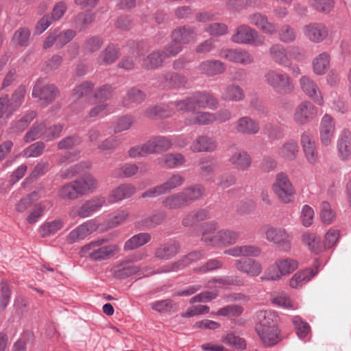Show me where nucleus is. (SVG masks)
<instances>
[{
	"label": "nucleus",
	"mask_w": 351,
	"mask_h": 351,
	"mask_svg": "<svg viewBox=\"0 0 351 351\" xmlns=\"http://www.w3.org/2000/svg\"><path fill=\"white\" fill-rule=\"evenodd\" d=\"M96 188V179L91 174L86 173L62 185L58 191V195L62 199L74 200L93 192Z\"/></svg>",
	"instance_id": "1"
},
{
	"label": "nucleus",
	"mask_w": 351,
	"mask_h": 351,
	"mask_svg": "<svg viewBox=\"0 0 351 351\" xmlns=\"http://www.w3.org/2000/svg\"><path fill=\"white\" fill-rule=\"evenodd\" d=\"M271 189L280 202L284 204L293 202L295 190L286 173L280 172L276 174Z\"/></svg>",
	"instance_id": "2"
},
{
	"label": "nucleus",
	"mask_w": 351,
	"mask_h": 351,
	"mask_svg": "<svg viewBox=\"0 0 351 351\" xmlns=\"http://www.w3.org/2000/svg\"><path fill=\"white\" fill-rule=\"evenodd\" d=\"M261 231L267 241L277 245L282 251L289 252L291 249V236L286 229L266 224Z\"/></svg>",
	"instance_id": "3"
},
{
	"label": "nucleus",
	"mask_w": 351,
	"mask_h": 351,
	"mask_svg": "<svg viewBox=\"0 0 351 351\" xmlns=\"http://www.w3.org/2000/svg\"><path fill=\"white\" fill-rule=\"evenodd\" d=\"M106 242H107V239H102L85 245L80 251V256H88L92 260L96 261L104 260L113 256L117 251V247L116 245H110L97 249L95 248Z\"/></svg>",
	"instance_id": "4"
},
{
	"label": "nucleus",
	"mask_w": 351,
	"mask_h": 351,
	"mask_svg": "<svg viewBox=\"0 0 351 351\" xmlns=\"http://www.w3.org/2000/svg\"><path fill=\"white\" fill-rule=\"evenodd\" d=\"M265 40L264 36L246 25L239 26L232 36V40L234 43L250 44L256 47L263 45Z\"/></svg>",
	"instance_id": "5"
},
{
	"label": "nucleus",
	"mask_w": 351,
	"mask_h": 351,
	"mask_svg": "<svg viewBox=\"0 0 351 351\" xmlns=\"http://www.w3.org/2000/svg\"><path fill=\"white\" fill-rule=\"evenodd\" d=\"M224 157H228V160L237 170L246 171L252 165V158L245 151L238 149L232 146L224 151Z\"/></svg>",
	"instance_id": "6"
},
{
	"label": "nucleus",
	"mask_w": 351,
	"mask_h": 351,
	"mask_svg": "<svg viewBox=\"0 0 351 351\" xmlns=\"http://www.w3.org/2000/svg\"><path fill=\"white\" fill-rule=\"evenodd\" d=\"M59 93L58 88L51 84H45L43 79L36 81L33 90L32 97L38 98L45 105L52 102Z\"/></svg>",
	"instance_id": "7"
},
{
	"label": "nucleus",
	"mask_w": 351,
	"mask_h": 351,
	"mask_svg": "<svg viewBox=\"0 0 351 351\" xmlns=\"http://www.w3.org/2000/svg\"><path fill=\"white\" fill-rule=\"evenodd\" d=\"M317 115V108L309 101L298 104L293 112V119L295 123L303 125L311 121Z\"/></svg>",
	"instance_id": "8"
},
{
	"label": "nucleus",
	"mask_w": 351,
	"mask_h": 351,
	"mask_svg": "<svg viewBox=\"0 0 351 351\" xmlns=\"http://www.w3.org/2000/svg\"><path fill=\"white\" fill-rule=\"evenodd\" d=\"M265 82L276 91H285L291 88L292 81L286 73L276 70H269L264 75Z\"/></svg>",
	"instance_id": "9"
},
{
	"label": "nucleus",
	"mask_w": 351,
	"mask_h": 351,
	"mask_svg": "<svg viewBox=\"0 0 351 351\" xmlns=\"http://www.w3.org/2000/svg\"><path fill=\"white\" fill-rule=\"evenodd\" d=\"M300 144L304 157L311 165L318 162V152L313 134L310 130L304 131L300 136Z\"/></svg>",
	"instance_id": "10"
},
{
	"label": "nucleus",
	"mask_w": 351,
	"mask_h": 351,
	"mask_svg": "<svg viewBox=\"0 0 351 351\" xmlns=\"http://www.w3.org/2000/svg\"><path fill=\"white\" fill-rule=\"evenodd\" d=\"M105 204V197H94L86 201L78 210H71L69 215L71 218H75L76 217L85 218L99 210Z\"/></svg>",
	"instance_id": "11"
},
{
	"label": "nucleus",
	"mask_w": 351,
	"mask_h": 351,
	"mask_svg": "<svg viewBox=\"0 0 351 351\" xmlns=\"http://www.w3.org/2000/svg\"><path fill=\"white\" fill-rule=\"evenodd\" d=\"M300 85L303 93L315 104L322 106L324 103L323 95L317 84L307 76H302Z\"/></svg>",
	"instance_id": "12"
},
{
	"label": "nucleus",
	"mask_w": 351,
	"mask_h": 351,
	"mask_svg": "<svg viewBox=\"0 0 351 351\" xmlns=\"http://www.w3.org/2000/svg\"><path fill=\"white\" fill-rule=\"evenodd\" d=\"M234 267L239 272L251 277L258 276L263 271L261 263L253 258H241L235 260Z\"/></svg>",
	"instance_id": "13"
},
{
	"label": "nucleus",
	"mask_w": 351,
	"mask_h": 351,
	"mask_svg": "<svg viewBox=\"0 0 351 351\" xmlns=\"http://www.w3.org/2000/svg\"><path fill=\"white\" fill-rule=\"evenodd\" d=\"M249 22L267 35H274L277 32L278 27L274 23L269 21L267 16L260 12L249 16Z\"/></svg>",
	"instance_id": "14"
},
{
	"label": "nucleus",
	"mask_w": 351,
	"mask_h": 351,
	"mask_svg": "<svg viewBox=\"0 0 351 351\" xmlns=\"http://www.w3.org/2000/svg\"><path fill=\"white\" fill-rule=\"evenodd\" d=\"M335 124L331 116L326 114L321 120L319 127V138L324 146L331 144L335 134Z\"/></svg>",
	"instance_id": "15"
},
{
	"label": "nucleus",
	"mask_w": 351,
	"mask_h": 351,
	"mask_svg": "<svg viewBox=\"0 0 351 351\" xmlns=\"http://www.w3.org/2000/svg\"><path fill=\"white\" fill-rule=\"evenodd\" d=\"M299 154V145L293 139L283 142L277 149V156L284 161L291 162L295 160Z\"/></svg>",
	"instance_id": "16"
},
{
	"label": "nucleus",
	"mask_w": 351,
	"mask_h": 351,
	"mask_svg": "<svg viewBox=\"0 0 351 351\" xmlns=\"http://www.w3.org/2000/svg\"><path fill=\"white\" fill-rule=\"evenodd\" d=\"M180 245L178 241H169L161 243L155 250L154 256L159 260H169L179 252Z\"/></svg>",
	"instance_id": "17"
},
{
	"label": "nucleus",
	"mask_w": 351,
	"mask_h": 351,
	"mask_svg": "<svg viewBox=\"0 0 351 351\" xmlns=\"http://www.w3.org/2000/svg\"><path fill=\"white\" fill-rule=\"evenodd\" d=\"M171 36L181 45L189 44L196 40V29L189 25L180 26L173 30Z\"/></svg>",
	"instance_id": "18"
},
{
	"label": "nucleus",
	"mask_w": 351,
	"mask_h": 351,
	"mask_svg": "<svg viewBox=\"0 0 351 351\" xmlns=\"http://www.w3.org/2000/svg\"><path fill=\"white\" fill-rule=\"evenodd\" d=\"M97 228V225L94 221H88L73 230L67 236L66 240L69 243H75L80 240L84 239L86 237L96 230Z\"/></svg>",
	"instance_id": "19"
},
{
	"label": "nucleus",
	"mask_w": 351,
	"mask_h": 351,
	"mask_svg": "<svg viewBox=\"0 0 351 351\" xmlns=\"http://www.w3.org/2000/svg\"><path fill=\"white\" fill-rule=\"evenodd\" d=\"M304 35L312 42L319 43L328 36V29L321 23H311L304 27Z\"/></svg>",
	"instance_id": "20"
},
{
	"label": "nucleus",
	"mask_w": 351,
	"mask_h": 351,
	"mask_svg": "<svg viewBox=\"0 0 351 351\" xmlns=\"http://www.w3.org/2000/svg\"><path fill=\"white\" fill-rule=\"evenodd\" d=\"M221 57L229 61L248 64L253 62L254 58L247 51L239 49H225L221 51Z\"/></svg>",
	"instance_id": "21"
},
{
	"label": "nucleus",
	"mask_w": 351,
	"mask_h": 351,
	"mask_svg": "<svg viewBox=\"0 0 351 351\" xmlns=\"http://www.w3.org/2000/svg\"><path fill=\"white\" fill-rule=\"evenodd\" d=\"M149 154L166 152L172 146L171 140L166 136H157L146 142Z\"/></svg>",
	"instance_id": "22"
},
{
	"label": "nucleus",
	"mask_w": 351,
	"mask_h": 351,
	"mask_svg": "<svg viewBox=\"0 0 351 351\" xmlns=\"http://www.w3.org/2000/svg\"><path fill=\"white\" fill-rule=\"evenodd\" d=\"M236 130L241 134L253 135L258 133L260 125L250 117H243L237 121Z\"/></svg>",
	"instance_id": "23"
},
{
	"label": "nucleus",
	"mask_w": 351,
	"mask_h": 351,
	"mask_svg": "<svg viewBox=\"0 0 351 351\" xmlns=\"http://www.w3.org/2000/svg\"><path fill=\"white\" fill-rule=\"evenodd\" d=\"M337 149L339 158L346 160L351 157V132L344 130L337 141Z\"/></svg>",
	"instance_id": "24"
},
{
	"label": "nucleus",
	"mask_w": 351,
	"mask_h": 351,
	"mask_svg": "<svg viewBox=\"0 0 351 351\" xmlns=\"http://www.w3.org/2000/svg\"><path fill=\"white\" fill-rule=\"evenodd\" d=\"M36 111L30 110L24 114L21 119L12 122L9 128V132L18 134L23 132L30 124V123L36 117Z\"/></svg>",
	"instance_id": "25"
},
{
	"label": "nucleus",
	"mask_w": 351,
	"mask_h": 351,
	"mask_svg": "<svg viewBox=\"0 0 351 351\" xmlns=\"http://www.w3.org/2000/svg\"><path fill=\"white\" fill-rule=\"evenodd\" d=\"M258 324L256 329L278 328L279 317L276 312L272 311H260L258 314Z\"/></svg>",
	"instance_id": "26"
},
{
	"label": "nucleus",
	"mask_w": 351,
	"mask_h": 351,
	"mask_svg": "<svg viewBox=\"0 0 351 351\" xmlns=\"http://www.w3.org/2000/svg\"><path fill=\"white\" fill-rule=\"evenodd\" d=\"M195 110L197 108H213L217 106V100L208 93H195L192 96Z\"/></svg>",
	"instance_id": "27"
},
{
	"label": "nucleus",
	"mask_w": 351,
	"mask_h": 351,
	"mask_svg": "<svg viewBox=\"0 0 351 351\" xmlns=\"http://www.w3.org/2000/svg\"><path fill=\"white\" fill-rule=\"evenodd\" d=\"M256 331L263 343L267 346H274L281 339L278 328L256 329Z\"/></svg>",
	"instance_id": "28"
},
{
	"label": "nucleus",
	"mask_w": 351,
	"mask_h": 351,
	"mask_svg": "<svg viewBox=\"0 0 351 351\" xmlns=\"http://www.w3.org/2000/svg\"><path fill=\"white\" fill-rule=\"evenodd\" d=\"M269 54L276 63L283 66H289L288 48H285L280 44H274L269 48Z\"/></svg>",
	"instance_id": "29"
},
{
	"label": "nucleus",
	"mask_w": 351,
	"mask_h": 351,
	"mask_svg": "<svg viewBox=\"0 0 351 351\" xmlns=\"http://www.w3.org/2000/svg\"><path fill=\"white\" fill-rule=\"evenodd\" d=\"M302 242L308 249L315 254H319L324 250V247L321 243V239L315 233L304 232L301 237Z\"/></svg>",
	"instance_id": "30"
},
{
	"label": "nucleus",
	"mask_w": 351,
	"mask_h": 351,
	"mask_svg": "<svg viewBox=\"0 0 351 351\" xmlns=\"http://www.w3.org/2000/svg\"><path fill=\"white\" fill-rule=\"evenodd\" d=\"M311 269L297 271L289 280V286L293 289H300L315 276Z\"/></svg>",
	"instance_id": "31"
},
{
	"label": "nucleus",
	"mask_w": 351,
	"mask_h": 351,
	"mask_svg": "<svg viewBox=\"0 0 351 351\" xmlns=\"http://www.w3.org/2000/svg\"><path fill=\"white\" fill-rule=\"evenodd\" d=\"M141 267L136 265H124V263L114 266L111 269L112 276L117 279H125L138 273Z\"/></svg>",
	"instance_id": "32"
},
{
	"label": "nucleus",
	"mask_w": 351,
	"mask_h": 351,
	"mask_svg": "<svg viewBox=\"0 0 351 351\" xmlns=\"http://www.w3.org/2000/svg\"><path fill=\"white\" fill-rule=\"evenodd\" d=\"M260 253V249L253 245L235 246L224 251V254L233 256H258Z\"/></svg>",
	"instance_id": "33"
},
{
	"label": "nucleus",
	"mask_w": 351,
	"mask_h": 351,
	"mask_svg": "<svg viewBox=\"0 0 351 351\" xmlns=\"http://www.w3.org/2000/svg\"><path fill=\"white\" fill-rule=\"evenodd\" d=\"M136 192V187L132 184H123L116 188L110 195V202H118L129 198Z\"/></svg>",
	"instance_id": "34"
},
{
	"label": "nucleus",
	"mask_w": 351,
	"mask_h": 351,
	"mask_svg": "<svg viewBox=\"0 0 351 351\" xmlns=\"http://www.w3.org/2000/svg\"><path fill=\"white\" fill-rule=\"evenodd\" d=\"M165 58L160 50L154 51L143 60L142 66L146 70H152L161 66Z\"/></svg>",
	"instance_id": "35"
},
{
	"label": "nucleus",
	"mask_w": 351,
	"mask_h": 351,
	"mask_svg": "<svg viewBox=\"0 0 351 351\" xmlns=\"http://www.w3.org/2000/svg\"><path fill=\"white\" fill-rule=\"evenodd\" d=\"M47 130V121L34 123L25 135L23 140L25 143H30L43 136L45 138V130Z\"/></svg>",
	"instance_id": "36"
},
{
	"label": "nucleus",
	"mask_w": 351,
	"mask_h": 351,
	"mask_svg": "<svg viewBox=\"0 0 351 351\" xmlns=\"http://www.w3.org/2000/svg\"><path fill=\"white\" fill-rule=\"evenodd\" d=\"M160 78L171 88L184 86L187 83L186 77L180 73L167 72L160 76Z\"/></svg>",
	"instance_id": "37"
},
{
	"label": "nucleus",
	"mask_w": 351,
	"mask_h": 351,
	"mask_svg": "<svg viewBox=\"0 0 351 351\" xmlns=\"http://www.w3.org/2000/svg\"><path fill=\"white\" fill-rule=\"evenodd\" d=\"M152 239L151 234L147 232L139 233L134 235L128 240L124 245V250L126 251L136 249L147 243Z\"/></svg>",
	"instance_id": "38"
},
{
	"label": "nucleus",
	"mask_w": 351,
	"mask_h": 351,
	"mask_svg": "<svg viewBox=\"0 0 351 351\" xmlns=\"http://www.w3.org/2000/svg\"><path fill=\"white\" fill-rule=\"evenodd\" d=\"M282 277L287 276L298 268V263L291 258H280L276 260Z\"/></svg>",
	"instance_id": "39"
},
{
	"label": "nucleus",
	"mask_w": 351,
	"mask_h": 351,
	"mask_svg": "<svg viewBox=\"0 0 351 351\" xmlns=\"http://www.w3.org/2000/svg\"><path fill=\"white\" fill-rule=\"evenodd\" d=\"M186 206L192 202L200 198L204 193V188L200 184H195L186 188L181 192Z\"/></svg>",
	"instance_id": "40"
},
{
	"label": "nucleus",
	"mask_w": 351,
	"mask_h": 351,
	"mask_svg": "<svg viewBox=\"0 0 351 351\" xmlns=\"http://www.w3.org/2000/svg\"><path fill=\"white\" fill-rule=\"evenodd\" d=\"M171 114V111L165 106H154L148 107L144 112V115L148 119H158L167 118Z\"/></svg>",
	"instance_id": "41"
},
{
	"label": "nucleus",
	"mask_w": 351,
	"mask_h": 351,
	"mask_svg": "<svg viewBox=\"0 0 351 351\" xmlns=\"http://www.w3.org/2000/svg\"><path fill=\"white\" fill-rule=\"evenodd\" d=\"M162 205L170 210L186 206L181 192L165 197L162 201Z\"/></svg>",
	"instance_id": "42"
},
{
	"label": "nucleus",
	"mask_w": 351,
	"mask_h": 351,
	"mask_svg": "<svg viewBox=\"0 0 351 351\" xmlns=\"http://www.w3.org/2000/svg\"><path fill=\"white\" fill-rule=\"evenodd\" d=\"M26 93L25 87L23 85L19 86L12 95L11 99L8 97V104L10 106V114H12L23 102Z\"/></svg>",
	"instance_id": "43"
},
{
	"label": "nucleus",
	"mask_w": 351,
	"mask_h": 351,
	"mask_svg": "<svg viewBox=\"0 0 351 351\" xmlns=\"http://www.w3.org/2000/svg\"><path fill=\"white\" fill-rule=\"evenodd\" d=\"M329 56L322 53L317 56L313 61V69L317 75H323L329 67Z\"/></svg>",
	"instance_id": "44"
},
{
	"label": "nucleus",
	"mask_w": 351,
	"mask_h": 351,
	"mask_svg": "<svg viewBox=\"0 0 351 351\" xmlns=\"http://www.w3.org/2000/svg\"><path fill=\"white\" fill-rule=\"evenodd\" d=\"M145 97L146 94L143 90L136 87H132L127 91L123 102L125 105L131 103L139 104L145 99Z\"/></svg>",
	"instance_id": "45"
},
{
	"label": "nucleus",
	"mask_w": 351,
	"mask_h": 351,
	"mask_svg": "<svg viewBox=\"0 0 351 351\" xmlns=\"http://www.w3.org/2000/svg\"><path fill=\"white\" fill-rule=\"evenodd\" d=\"M159 161L162 166L167 168H173L177 165H182L184 159L183 155L179 153L167 154L163 155L159 159Z\"/></svg>",
	"instance_id": "46"
},
{
	"label": "nucleus",
	"mask_w": 351,
	"mask_h": 351,
	"mask_svg": "<svg viewBox=\"0 0 351 351\" xmlns=\"http://www.w3.org/2000/svg\"><path fill=\"white\" fill-rule=\"evenodd\" d=\"M209 218V213L205 209L189 213L182 220V225L188 226Z\"/></svg>",
	"instance_id": "47"
},
{
	"label": "nucleus",
	"mask_w": 351,
	"mask_h": 351,
	"mask_svg": "<svg viewBox=\"0 0 351 351\" xmlns=\"http://www.w3.org/2000/svg\"><path fill=\"white\" fill-rule=\"evenodd\" d=\"M191 149L193 152H208L213 150L215 147L213 141L204 136H199L191 145Z\"/></svg>",
	"instance_id": "48"
},
{
	"label": "nucleus",
	"mask_w": 351,
	"mask_h": 351,
	"mask_svg": "<svg viewBox=\"0 0 351 351\" xmlns=\"http://www.w3.org/2000/svg\"><path fill=\"white\" fill-rule=\"evenodd\" d=\"M139 167L135 164L126 163L114 169L112 173L114 178H130L138 171Z\"/></svg>",
	"instance_id": "49"
},
{
	"label": "nucleus",
	"mask_w": 351,
	"mask_h": 351,
	"mask_svg": "<svg viewBox=\"0 0 351 351\" xmlns=\"http://www.w3.org/2000/svg\"><path fill=\"white\" fill-rule=\"evenodd\" d=\"M119 56V49L113 45H109L101 51L99 58L101 64H108L114 62Z\"/></svg>",
	"instance_id": "50"
},
{
	"label": "nucleus",
	"mask_w": 351,
	"mask_h": 351,
	"mask_svg": "<svg viewBox=\"0 0 351 351\" xmlns=\"http://www.w3.org/2000/svg\"><path fill=\"white\" fill-rule=\"evenodd\" d=\"M217 119V117L211 113L198 112L192 119H186V124L208 125Z\"/></svg>",
	"instance_id": "51"
},
{
	"label": "nucleus",
	"mask_w": 351,
	"mask_h": 351,
	"mask_svg": "<svg viewBox=\"0 0 351 351\" xmlns=\"http://www.w3.org/2000/svg\"><path fill=\"white\" fill-rule=\"evenodd\" d=\"M319 217L322 223L326 225H329L335 221L336 214L328 202H323L321 204Z\"/></svg>",
	"instance_id": "52"
},
{
	"label": "nucleus",
	"mask_w": 351,
	"mask_h": 351,
	"mask_svg": "<svg viewBox=\"0 0 351 351\" xmlns=\"http://www.w3.org/2000/svg\"><path fill=\"white\" fill-rule=\"evenodd\" d=\"M95 84L90 81H84L75 86L71 91V96L79 99L86 96L94 88Z\"/></svg>",
	"instance_id": "53"
},
{
	"label": "nucleus",
	"mask_w": 351,
	"mask_h": 351,
	"mask_svg": "<svg viewBox=\"0 0 351 351\" xmlns=\"http://www.w3.org/2000/svg\"><path fill=\"white\" fill-rule=\"evenodd\" d=\"M30 34L28 28L20 27L14 32L12 41L19 47H26L28 45Z\"/></svg>",
	"instance_id": "54"
},
{
	"label": "nucleus",
	"mask_w": 351,
	"mask_h": 351,
	"mask_svg": "<svg viewBox=\"0 0 351 351\" xmlns=\"http://www.w3.org/2000/svg\"><path fill=\"white\" fill-rule=\"evenodd\" d=\"M282 278L276 262L275 261L272 265H270L265 269L260 279L262 281H278Z\"/></svg>",
	"instance_id": "55"
},
{
	"label": "nucleus",
	"mask_w": 351,
	"mask_h": 351,
	"mask_svg": "<svg viewBox=\"0 0 351 351\" xmlns=\"http://www.w3.org/2000/svg\"><path fill=\"white\" fill-rule=\"evenodd\" d=\"M63 222L61 219H56L51 222H47L43 224L40 229L42 237H47L51 234H54L62 228Z\"/></svg>",
	"instance_id": "56"
},
{
	"label": "nucleus",
	"mask_w": 351,
	"mask_h": 351,
	"mask_svg": "<svg viewBox=\"0 0 351 351\" xmlns=\"http://www.w3.org/2000/svg\"><path fill=\"white\" fill-rule=\"evenodd\" d=\"M114 90V88L111 85L104 84L95 90L93 97L95 99L104 102L112 97Z\"/></svg>",
	"instance_id": "57"
},
{
	"label": "nucleus",
	"mask_w": 351,
	"mask_h": 351,
	"mask_svg": "<svg viewBox=\"0 0 351 351\" xmlns=\"http://www.w3.org/2000/svg\"><path fill=\"white\" fill-rule=\"evenodd\" d=\"M278 37L280 41L289 43L293 42L296 38V34L293 28L289 25L281 27L278 32Z\"/></svg>",
	"instance_id": "58"
},
{
	"label": "nucleus",
	"mask_w": 351,
	"mask_h": 351,
	"mask_svg": "<svg viewBox=\"0 0 351 351\" xmlns=\"http://www.w3.org/2000/svg\"><path fill=\"white\" fill-rule=\"evenodd\" d=\"M272 303L275 305L285 308L296 309L295 305L290 299L289 296L285 293H280L272 298Z\"/></svg>",
	"instance_id": "59"
},
{
	"label": "nucleus",
	"mask_w": 351,
	"mask_h": 351,
	"mask_svg": "<svg viewBox=\"0 0 351 351\" xmlns=\"http://www.w3.org/2000/svg\"><path fill=\"white\" fill-rule=\"evenodd\" d=\"M182 50V46L178 43L174 41L173 39L167 44L162 50H160L165 59L169 58L173 56H176Z\"/></svg>",
	"instance_id": "60"
},
{
	"label": "nucleus",
	"mask_w": 351,
	"mask_h": 351,
	"mask_svg": "<svg viewBox=\"0 0 351 351\" xmlns=\"http://www.w3.org/2000/svg\"><path fill=\"white\" fill-rule=\"evenodd\" d=\"M81 139L77 135L68 136L60 140L57 145L59 149H71L78 145Z\"/></svg>",
	"instance_id": "61"
},
{
	"label": "nucleus",
	"mask_w": 351,
	"mask_h": 351,
	"mask_svg": "<svg viewBox=\"0 0 351 351\" xmlns=\"http://www.w3.org/2000/svg\"><path fill=\"white\" fill-rule=\"evenodd\" d=\"M219 67V62L217 60H208L200 64L199 69L202 73L213 76L217 73Z\"/></svg>",
	"instance_id": "62"
},
{
	"label": "nucleus",
	"mask_w": 351,
	"mask_h": 351,
	"mask_svg": "<svg viewBox=\"0 0 351 351\" xmlns=\"http://www.w3.org/2000/svg\"><path fill=\"white\" fill-rule=\"evenodd\" d=\"M95 20V14L89 12H83L78 14L75 19V23L80 26V29H84Z\"/></svg>",
	"instance_id": "63"
},
{
	"label": "nucleus",
	"mask_w": 351,
	"mask_h": 351,
	"mask_svg": "<svg viewBox=\"0 0 351 351\" xmlns=\"http://www.w3.org/2000/svg\"><path fill=\"white\" fill-rule=\"evenodd\" d=\"M184 178L180 174L172 175L166 182L161 184L166 193L180 186L184 182Z\"/></svg>",
	"instance_id": "64"
}]
</instances>
